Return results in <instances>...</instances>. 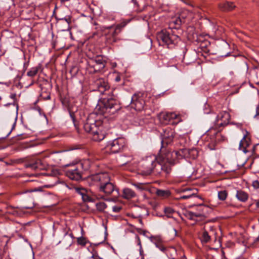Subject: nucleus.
I'll return each instance as SVG.
<instances>
[{
	"label": "nucleus",
	"mask_w": 259,
	"mask_h": 259,
	"mask_svg": "<svg viewBox=\"0 0 259 259\" xmlns=\"http://www.w3.org/2000/svg\"><path fill=\"white\" fill-rule=\"evenodd\" d=\"M115 80L116 82L119 81L120 80V77L119 76H116Z\"/></svg>",
	"instance_id": "nucleus-52"
},
{
	"label": "nucleus",
	"mask_w": 259,
	"mask_h": 259,
	"mask_svg": "<svg viewBox=\"0 0 259 259\" xmlns=\"http://www.w3.org/2000/svg\"><path fill=\"white\" fill-rule=\"evenodd\" d=\"M252 186L255 189L259 188V182L257 180L254 181L252 182Z\"/></svg>",
	"instance_id": "nucleus-46"
},
{
	"label": "nucleus",
	"mask_w": 259,
	"mask_h": 259,
	"mask_svg": "<svg viewBox=\"0 0 259 259\" xmlns=\"http://www.w3.org/2000/svg\"><path fill=\"white\" fill-rule=\"evenodd\" d=\"M136 194L134 191L129 188H125L123 190L122 196L126 199H130L135 197Z\"/></svg>",
	"instance_id": "nucleus-22"
},
{
	"label": "nucleus",
	"mask_w": 259,
	"mask_h": 259,
	"mask_svg": "<svg viewBox=\"0 0 259 259\" xmlns=\"http://www.w3.org/2000/svg\"><path fill=\"white\" fill-rule=\"evenodd\" d=\"M17 137L18 140H21L26 138L27 136L24 134H21L20 135H18Z\"/></svg>",
	"instance_id": "nucleus-47"
},
{
	"label": "nucleus",
	"mask_w": 259,
	"mask_h": 259,
	"mask_svg": "<svg viewBox=\"0 0 259 259\" xmlns=\"http://www.w3.org/2000/svg\"><path fill=\"white\" fill-rule=\"evenodd\" d=\"M44 98L46 100H49L51 97L50 95H48L46 97H44Z\"/></svg>",
	"instance_id": "nucleus-53"
},
{
	"label": "nucleus",
	"mask_w": 259,
	"mask_h": 259,
	"mask_svg": "<svg viewBox=\"0 0 259 259\" xmlns=\"http://www.w3.org/2000/svg\"><path fill=\"white\" fill-rule=\"evenodd\" d=\"M124 24H120L114 27L110 26L103 27L105 28V36L106 41L108 44H112L117 41L118 39L117 35L120 33Z\"/></svg>",
	"instance_id": "nucleus-7"
},
{
	"label": "nucleus",
	"mask_w": 259,
	"mask_h": 259,
	"mask_svg": "<svg viewBox=\"0 0 259 259\" xmlns=\"http://www.w3.org/2000/svg\"><path fill=\"white\" fill-rule=\"evenodd\" d=\"M155 193L158 197L162 198H167L170 195V191L167 190L157 189L156 190Z\"/></svg>",
	"instance_id": "nucleus-26"
},
{
	"label": "nucleus",
	"mask_w": 259,
	"mask_h": 259,
	"mask_svg": "<svg viewBox=\"0 0 259 259\" xmlns=\"http://www.w3.org/2000/svg\"><path fill=\"white\" fill-rule=\"evenodd\" d=\"M70 117H71L73 121L74 122V121H75V117H74V113L70 112Z\"/></svg>",
	"instance_id": "nucleus-50"
},
{
	"label": "nucleus",
	"mask_w": 259,
	"mask_h": 259,
	"mask_svg": "<svg viewBox=\"0 0 259 259\" xmlns=\"http://www.w3.org/2000/svg\"><path fill=\"white\" fill-rule=\"evenodd\" d=\"M133 2L134 3V4H136V0H132Z\"/></svg>",
	"instance_id": "nucleus-62"
},
{
	"label": "nucleus",
	"mask_w": 259,
	"mask_h": 259,
	"mask_svg": "<svg viewBox=\"0 0 259 259\" xmlns=\"http://www.w3.org/2000/svg\"><path fill=\"white\" fill-rule=\"evenodd\" d=\"M178 192L181 194V195L177 198L178 200L186 199L192 197L202 199L200 196L197 195L198 190L197 189L191 188H181L178 190Z\"/></svg>",
	"instance_id": "nucleus-11"
},
{
	"label": "nucleus",
	"mask_w": 259,
	"mask_h": 259,
	"mask_svg": "<svg viewBox=\"0 0 259 259\" xmlns=\"http://www.w3.org/2000/svg\"><path fill=\"white\" fill-rule=\"evenodd\" d=\"M106 61L101 56L90 59L88 61L87 70L90 73L100 71L105 66Z\"/></svg>",
	"instance_id": "nucleus-8"
},
{
	"label": "nucleus",
	"mask_w": 259,
	"mask_h": 259,
	"mask_svg": "<svg viewBox=\"0 0 259 259\" xmlns=\"http://www.w3.org/2000/svg\"><path fill=\"white\" fill-rule=\"evenodd\" d=\"M174 230L175 232L176 233L177 232L176 230V229H174Z\"/></svg>",
	"instance_id": "nucleus-63"
},
{
	"label": "nucleus",
	"mask_w": 259,
	"mask_h": 259,
	"mask_svg": "<svg viewBox=\"0 0 259 259\" xmlns=\"http://www.w3.org/2000/svg\"><path fill=\"white\" fill-rule=\"evenodd\" d=\"M190 149L184 148L181 149L179 151H176L177 154H181L182 153V155L185 158L189 157Z\"/></svg>",
	"instance_id": "nucleus-30"
},
{
	"label": "nucleus",
	"mask_w": 259,
	"mask_h": 259,
	"mask_svg": "<svg viewBox=\"0 0 259 259\" xmlns=\"http://www.w3.org/2000/svg\"><path fill=\"white\" fill-rule=\"evenodd\" d=\"M235 5L232 2H226L219 4V7L222 11H232L235 8Z\"/></svg>",
	"instance_id": "nucleus-20"
},
{
	"label": "nucleus",
	"mask_w": 259,
	"mask_h": 259,
	"mask_svg": "<svg viewBox=\"0 0 259 259\" xmlns=\"http://www.w3.org/2000/svg\"><path fill=\"white\" fill-rule=\"evenodd\" d=\"M89 179L92 182V184L97 186L99 189L102 187L106 183L110 180V177L107 173H98L91 176Z\"/></svg>",
	"instance_id": "nucleus-9"
},
{
	"label": "nucleus",
	"mask_w": 259,
	"mask_h": 259,
	"mask_svg": "<svg viewBox=\"0 0 259 259\" xmlns=\"http://www.w3.org/2000/svg\"><path fill=\"white\" fill-rule=\"evenodd\" d=\"M177 116V114L174 112L165 113L160 114V118L165 124H168L171 120L176 119Z\"/></svg>",
	"instance_id": "nucleus-18"
},
{
	"label": "nucleus",
	"mask_w": 259,
	"mask_h": 259,
	"mask_svg": "<svg viewBox=\"0 0 259 259\" xmlns=\"http://www.w3.org/2000/svg\"><path fill=\"white\" fill-rule=\"evenodd\" d=\"M228 193L226 190L221 191L218 192V198L221 200H225L227 196Z\"/></svg>",
	"instance_id": "nucleus-33"
},
{
	"label": "nucleus",
	"mask_w": 259,
	"mask_h": 259,
	"mask_svg": "<svg viewBox=\"0 0 259 259\" xmlns=\"http://www.w3.org/2000/svg\"><path fill=\"white\" fill-rule=\"evenodd\" d=\"M59 20H60V21H64L66 23V24H67L66 29L67 30L69 29V25H70V23L71 22V18H70V17L69 16H68L67 17H64V18H60Z\"/></svg>",
	"instance_id": "nucleus-37"
},
{
	"label": "nucleus",
	"mask_w": 259,
	"mask_h": 259,
	"mask_svg": "<svg viewBox=\"0 0 259 259\" xmlns=\"http://www.w3.org/2000/svg\"><path fill=\"white\" fill-rule=\"evenodd\" d=\"M175 135V132L173 130L170 128H166L164 131L163 134L162 135L161 146H165L170 144L173 140Z\"/></svg>",
	"instance_id": "nucleus-15"
},
{
	"label": "nucleus",
	"mask_w": 259,
	"mask_h": 259,
	"mask_svg": "<svg viewBox=\"0 0 259 259\" xmlns=\"http://www.w3.org/2000/svg\"><path fill=\"white\" fill-rule=\"evenodd\" d=\"M131 104L132 108L137 111H140L144 109L145 101L139 95L135 94L131 99Z\"/></svg>",
	"instance_id": "nucleus-14"
},
{
	"label": "nucleus",
	"mask_w": 259,
	"mask_h": 259,
	"mask_svg": "<svg viewBox=\"0 0 259 259\" xmlns=\"http://www.w3.org/2000/svg\"><path fill=\"white\" fill-rule=\"evenodd\" d=\"M125 145V139L123 138H118L113 141L108 142L107 148L110 150L112 153H116L120 152Z\"/></svg>",
	"instance_id": "nucleus-10"
},
{
	"label": "nucleus",
	"mask_w": 259,
	"mask_h": 259,
	"mask_svg": "<svg viewBox=\"0 0 259 259\" xmlns=\"http://www.w3.org/2000/svg\"><path fill=\"white\" fill-rule=\"evenodd\" d=\"M165 254L169 258L175 259V256L177 255V250L174 247H167Z\"/></svg>",
	"instance_id": "nucleus-25"
},
{
	"label": "nucleus",
	"mask_w": 259,
	"mask_h": 259,
	"mask_svg": "<svg viewBox=\"0 0 259 259\" xmlns=\"http://www.w3.org/2000/svg\"><path fill=\"white\" fill-rule=\"evenodd\" d=\"M134 186L139 190L142 191L145 189V185L142 183L134 184Z\"/></svg>",
	"instance_id": "nucleus-39"
},
{
	"label": "nucleus",
	"mask_w": 259,
	"mask_h": 259,
	"mask_svg": "<svg viewBox=\"0 0 259 259\" xmlns=\"http://www.w3.org/2000/svg\"><path fill=\"white\" fill-rule=\"evenodd\" d=\"M25 167L30 168L33 170H36L38 169H41V161L40 159H37L35 162L26 164L25 165Z\"/></svg>",
	"instance_id": "nucleus-23"
},
{
	"label": "nucleus",
	"mask_w": 259,
	"mask_h": 259,
	"mask_svg": "<svg viewBox=\"0 0 259 259\" xmlns=\"http://www.w3.org/2000/svg\"><path fill=\"white\" fill-rule=\"evenodd\" d=\"M89 161L85 160L83 162H79L71 165L70 164L65 165V166H71L70 168L66 171V176L72 180H80L82 178L81 169L84 170H88L89 168Z\"/></svg>",
	"instance_id": "nucleus-5"
},
{
	"label": "nucleus",
	"mask_w": 259,
	"mask_h": 259,
	"mask_svg": "<svg viewBox=\"0 0 259 259\" xmlns=\"http://www.w3.org/2000/svg\"><path fill=\"white\" fill-rule=\"evenodd\" d=\"M98 91L101 94H104V93L109 89L107 82H105L103 79L97 80L95 83Z\"/></svg>",
	"instance_id": "nucleus-17"
},
{
	"label": "nucleus",
	"mask_w": 259,
	"mask_h": 259,
	"mask_svg": "<svg viewBox=\"0 0 259 259\" xmlns=\"http://www.w3.org/2000/svg\"><path fill=\"white\" fill-rule=\"evenodd\" d=\"M136 230L139 233L143 234V235H145L148 232L147 231L142 230L141 228H137Z\"/></svg>",
	"instance_id": "nucleus-45"
},
{
	"label": "nucleus",
	"mask_w": 259,
	"mask_h": 259,
	"mask_svg": "<svg viewBox=\"0 0 259 259\" xmlns=\"http://www.w3.org/2000/svg\"><path fill=\"white\" fill-rule=\"evenodd\" d=\"M138 168L143 175H148L153 172L157 175L163 173V167L159 163L156 156L150 155L142 158L139 161Z\"/></svg>",
	"instance_id": "nucleus-2"
},
{
	"label": "nucleus",
	"mask_w": 259,
	"mask_h": 259,
	"mask_svg": "<svg viewBox=\"0 0 259 259\" xmlns=\"http://www.w3.org/2000/svg\"><path fill=\"white\" fill-rule=\"evenodd\" d=\"M39 67L38 66L33 67L27 72V75L30 77H33L37 73Z\"/></svg>",
	"instance_id": "nucleus-28"
},
{
	"label": "nucleus",
	"mask_w": 259,
	"mask_h": 259,
	"mask_svg": "<svg viewBox=\"0 0 259 259\" xmlns=\"http://www.w3.org/2000/svg\"><path fill=\"white\" fill-rule=\"evenodd\" d=\"M185 158L182 155V153L181 154H177L176 151L174 152V158L176 159V163H178L179 159Z\"/></svg>",
	"instance_id": "nucleus-42"
},
{
	"label": "nucleus",
	"mask_w": 259,
	"mask_h": 259,
	"mask_svg": "<svg viewBox=\"0 0 259 259\" xmlns=\"http://www.w3.org/2000/svg\"><path fill=\"white\" fill-rule=\"evenodd\" d=\"M13 214L14 215H18V213L17 211H14L13 212Z\"/></svg>",
	"instance_id": "nucleus-58"
},
{
	"label": "nucleus",
	"mask_w": 259,
	"mask_h": 259,
	"mask_svg": "<svg viewBox=\"0 0 259 259\" xmlns=\"http://www.w3.org/2000/svg\"><path fill=\"white\" fill-rule=\"evenodd\" d=\"M198 155V152L195 148H192L190 149L189 157L192 159H195L197 157Z\"/></svg>",
	"instance_id": "nucleus-32"
},
{
	"label": "nucleus",
	"mask_w": 259,
	"mask_h": 259,
	"mask_svg": "<svg viewBox=\"0 0 259 259\" xmlns=\"http://www.w3.org/2000/svg\"><path fill=\"white\" fill-rule=\"evenodd\" d=\"M1 99H2V98L0 97V100H1Z\"/></svg>",
	"instance_id": "nucleus-64"
},
{
	"label": "nucleus",
	"mask_w": 259,
	"mask_h": 259,
	"mask_svg": "<svg viewBox=\"0 0 259 259\" xmlns=\"http://www.w3.org/2000/svg\"><path fill=\"white\" fill-rule=\"evenodd\" d=\"M174 210L173 209L170 207H166L164 208V212L165 213L167 214H172L174 212Z\"/></svg>",
	"instance_id": "nucleus-43"
},
{
	"label": "nucleus",
	"mask_w": 259,
	"mask_h": 259,
	"mask_svg": "<svg viewBox=\"0 0 259 259\" xmlns=\"http://www.w3.org/2000/svg\"><path fill=\"white\" fill-rule=\"evenodd\" d=\"M179 70L176 66H171L166 70V72L169 75H173L178 73Z\"/></svg>",
	"instance_id": "nucleus-29"
},
{
	"label": "nucleus",
	"mask_w": 259,
	"mask_h": 259,
	"mask_svg": "<svg viewBox=\"0 0 259 259\" xmlns=\"http://www.w3.org/2000/svg\"><path fill=\"white\" fill-rule=\"evenodd\" d=\"M217 118H220L222 122L220 123V126H225L229 123L230 119V115L227 111L221 112L218 116Z\"/></svg>",
	"instance_id": "nucleus-19"
},
{
	"label": "nucleus",
	"mask_w": 259,
	"mask_h": 259,
	"mask_svg": "<svg viewBox=\"0 0 259 259\" xmlns=\"http://www.w3.org/2000/svg\"><path fill=\"white\" fill-rule=\"evenodd\" d=\"M258 115H259V111H257L256 114L254 115V117H256Z\"/></svg>",
	"instance_id": "nucleus-59"
},
{
	"label": "nucleus",
	"mask_w": 259,
	"mask_h": 259,
	"mask_svg": "<svg viewBox=\"0 0 259 259\" xmlns=\"http://www.w3.org/2000/svg\"><path fill=\"white\" fill-rule=\"evenodd\" d=\"M157 158L159 163L163 167V173L166 175L171 172V166L176 164L174 152H171L166 146H161Z\"/></svg>",
	"instance_id": "nucleus-3"
},
{
	"label": "nucleus",
	"mask_w": 259,
	"mask_h": 259,
	"mask_svg": "<svg viewBox=\"0 0 259 259\" xmlns=\"http://www.w3.org/2000/svg\"><path fill=\"white\" fill-rule=\"evenodd\" d=\"M137 238H138V245H139L140 246V247H141V241H140V238H139V237H137Z\"/></svg>",
	"instance_id": "nucleus-55"
},
{
	"label": "nucleus",
	"mask_w": 259,
	"mask_h": 259,
	"mask_svg": "<svg viewBox=\"0 0 259 259\" xmlns=\"http://www.w3.org/2000/svg\"><path fill=\"white\" fill-rule=\"evenodd\" d=\"M179 22L181 23V20H177V22H176V23H177V24H180V23H179Z\"/></svg>",
	"instance_id": "nucleus-60"
},
{
	"label": "nucleus",
	"mask_w": 259,
	"mask_h": 259,
	"mask_svg": "<svg viewBox=\"0 0 259 259\" xmlns=\"http://www.w3.org/2000/svg\"><path fill=\"white\" fill-rule=\"evenodd\" d=\"M121 109V106L116 97L113 94L101 98L96 105L95 111L97 114L105 117L116 113Z\"/></svg>",
	"instance_id": "nucleus-1"
},
{
	"label": "nucleus",
	"mask_w": 259,
	"mask_h": 259,
	"mask_svg": "<svg viewBox=\"0 0 259 259\" xmlns=\"http://www.w3.org/2000/svg\"><path fill=\"white\" fill-rule=\"evenodd\" d=\"M75 192L81 196L82 200L84 202H93L94 198L91 196V191L80 186L73 187Z\"/></svg>",
	"instance_id": "nucleus-13"
},
{
	"label": "nucleus",
	"mask_w": 259,
	"mask_h": 259,
	"mask_svg": "<svg viewBox=\"0 0 259 259\" xmlns=\"http://www.w3.org/2000/svg\"><path fill=\"white\" fill-rule=\"evenodd\" d=\"M100 192H103L106 195L113 194V197H117L119 196V193L113 183L109 180L108 183H106L102 187L99 189Z\"/></svg>",
	"instance_id": "nucleus-12"
},
{
	"label": "nucleus",
	"mask_w": 259,
	"mask_h": 259,
	"mask_svg": "<svg viewBox=\"0 0 259 259\" xmlns=\"http://www.w3.org/2000/svg\"><path fill=\"white\" fill-rule=\"evenodd\" d=\"M126 157L124 156H120L118 159V161L120 165H123L127 163L129 161L125 159Z\"/></svg>",
	"instance_id": "nucleus-36"
},
{
	"label": "nucleus",
	"mask_w": 259,
	"mask_h": 259,
	"mask_svg": "<svg viewBox=\"0 0 259 259\" xmlns=\"http://www.w3.org/2000/svg\"><path fill=\"white\" fill-rule=\"evenodd\" d=\"M245 136H244L243 137V138H242V139L240 141V142L239 143V149L240 150H242L244 153H246L247 150H246V148L243 147V140H245Z\"/></svg>",
	"instance_id": "nucleus-40"
},
{
	"label": "nucleus",
	"mask_w": 259,
	"mask_h": 259,
	"mask_svg": "<svg viewBox=\"0 0 259 259\" xmlns=\"http://www.w3.org/2000/svg\"><path fill=\"white\" fill-rule=\"evenodd\" d=\"M236 197L241 202H245L248 198V195L242 190H238L236 192Z\"/></svg>",
	"instance_id": "nucleus-24"
},
{
	"label": "nucleus",
	"mask_w": 259,
	"mask_h": 259,
	"mask_svg": "<svg viewBox=\"0 0 259 259\" xmlns=\"http://www.w3.org/2000/svg\"><path fill=\"white\" fill-rule=\"evenodd\" d=\"M17 163H20L23 161V160L22 159H19L16 160Z\"/></svg>",
	"instance_id": "nucleus-54"
},
{
	"label": "nucleus",
	"mask_w": 259,
	"mask_h": 259,
	"mask_svg": "<svg viewBox=\"0 0 259 259\" xmlns=\"http://www.w3.org/2000/svg\"><path fill=\"white\" fill-rule=\"evenodd\" d=\"M106 204L103 202H100L96 204L97 209L99 211H103L106 207Z\"/></svg>",
	"instance_id": "nucleus-35"
},
{
	"label": "nucleus",
	"mask_w": 259,
	"mask_h": 259,
	"mask_svg": "<svg viewBox=\"0 0 259 259\" xmlns=\"http://www.w3.org/2000/svg\"><path fill=\"white\" fill-rule=\"evenodd\" d=\"M157 39L166 45L168 48L172 49L180 40L178 35L170 33L166 30H162L157 34Z\"/></svg>",
	"instance_id": "nucleus-6"
},
{
	"label": "nucleus",
	"mask_w": 259,
	"mask_h": 259,
	"mask_svg": "<svg viewBox=\"0 0 259 259\" xmlns=\"http://www.w3.org/2000/svg\"><path fill=\"white\" fill-rule=\"evenodd\" d=\"M197 206H198V209H197V211L196 212H201V208H203V209H204V217L203 218H200L201 220H202V219H203L204 218H205V210L208 208V207L206 206L203 205V204H199Z\"/></svg>",
	"instance_id": "nucleus-38"
},
{
	"label": "nucleus",
	"mask_w": 259,
	"mask_h": 259,
	"mask_svg": "<svg viewBox=\"0 0 259 259\" xmlns=\"http://www.w3.org/2000/svg\"><path fill=\"white\" fill-rule=\"evenodd\" d=\"M210 240V237L206 231H204L201 236V241L202 242L207 243Z\"/></svg>",
	"instance_id": "nucleus-31"
},
{
	"label": "nucleus",
	"mask_w": 259,
	"mask_h": 259,
	"mask_svg": "<svg viewBox=\"0 0 259 259\" xmlns=\"http://www.w3.org/2000/svg\"><path fill=\"white\" fill-rule=\"evenodd\" d=\"M256 206L259 208V200L256 202Z\"/></svg>",
	"instance_id": "nucleus-57"
},
{
	"label": "nucleus",
	"mask_w": 259,
	"mask_h": 259,
	"mask_svg": "<svg viewBox=\"0 0 259 259\" xmlns=\"http://www.w3.org/2000/svg\"><path fill=\"white\" fill-rule=\"evenodd\" d=\"M64 157V153L63 152H57L55 153L53 156L52 157L54 159V160L58 163H60L62 158Z\"/></svg>",
	"instance_id": "nucleus-27"
},
{
	"label": "nucleus",
	"mask_w": 259,
	"mask_h": 259,
	"mask_svg": "<svg viewBox=\"0 0 259 259\" xmlns=\"http://www.w3.org/2000/svg\"><path fill=\"white\" fill-rule=\"evenodd\" d=\"M257 145H258V144H256V145H255V146H253V151H254V150H255V147H256V146H257Z\"/></svg>",
	"instance_id": "nucleus-61"
},
{
	"label": "nucleus",
	"mask_w": 259,
	"mask_h": 259,
	"mask_svg": "<svg viewBox=\"0 0 259 259\" xmlns=\"http://www.w3.org/2000/svg\"><path fill=\"white\" fill-rule=\"evenodd\" d=\"M85 132L93 135V139L96 141H100L105 137V133L102 131V122L100 120H95L90 115L84 124Z\"/></svg>",
	"instance_id": "nucleus-4"
},
{
	"label": "nucleus",
	"mask_w": 259,
	"mask_h": 259,
	"mask_svg": "<svg viewBox=\"0 0 259 259\" xmlns=\"http://www.w3.org/2000/svg\"><path fill=\"white\" fill-rule=\"evenodd\" d=\"M77 243L82 246H85L87 242L85 239L83 237H80L77 238Z\"/></svg>",
	"instance_id": "nucleus-41"
},
{
	"label": "nucleus",
	"mask_w": 259,
	"mask_h": 259,
	"mask_svg": "<svg viewBox=\"0 0 259 259\" xmlns=\"http://www.w3.org/2000/svg\"><path fill=\"white\" fill-rule=\"evenodd\" d=\"M10 97H11V98L12 99H15V98L16 97V95L15 94H12Z\"/></svg>",
	"instance_id": "nucleus-56"
},
{
	"label": "nucleus",
	"mask_w": 259,
	"mask_h": 259,
	"mask_svg": "<svg viewBox=\"0 0 259 259\" xmlns=\"http://www.w3.org/2000/svg\"><path fill=\"white\" fill-rule=\"evenodd\" d=\"M157 248H158L160 251L165 253L166 250H167V247H165L162 243L160 242H156L155 243Z\"/></svg>",
	"instance_id": "nucleus-34"
},
{
	"label": "nucleus",
	"mask_w": 259,
	"mask_h": 259,
	"mask_svg": "<svg viewBox=\"0 0 259 259\" xmlns=\"http://www.w3.org/2000/svg\"><path fill=\"white\" fill-rule=\"evenodd\" d=\"M121 209V207L120 206H114L112 207V210L113 211L115 212H119Z\"/></svg>",
	"instance_id": "nucleus-44"
},
{
	"label": "nucleus",
	"mask_w": 259,
	"mask_h": 259,
	"mask_svg": "<svg viewBox=\"0 0 259 259\" xmlns=\"http://www.w3.org/2000/svg\"><path fill=\"white\" fill-rule=\"evenodd\" d=\"M16 120H17L16 118H14V122L13 123V126H12V128L11 130H13L15 128V125H16ZM11 131H10V132L9 133L8 135H9L10 134Z\"/></svg>",
	"instance_id": "nucleus-49"
},
{
	"label": "nucleus",
	"mask_w": 259,
	"mask_h": 259,
	"mask_svg": "<svg viewBox=\"0 0 259 259\" xmlns=\"http://www.w3.org/2000/svg\"><path fill=\"white\" fill-rule=\"evenodd\" d=\"M200 212H194L190 211H186L185 213H184V215L189 220H194L195 221H197L196 218H202L204 217V209L203 208H201Z\"/></svg>",
	"instance_id": "nucleus-16"
},
{
	"label": "nucleus",
	"mask_w": 259,
	"mask_h": 259,
	"mask_svg": "<svg viewBox=\"0 0 259 259\" xmlns=\"http://www.w3.org/2000/svg\"><path fill=\"white\" fill-rule=\"evenodd\" d=\"M34 204L32 203L29 206H24V208L25 209H30L34 207Z\"/></svg>",
	"instance_id": "nucleus-48"
},
{
	"label": "nucleus",
	"mask_w": 259,
	"mask_h": 259,
	"mask_svg": "<svg viewBox=\"0 0 259 259\" xmlns=\"http://www.w3.org/2000/svg\"><path fill=\"white\" fill-rule=\"evenodd\" d=\"M138 221V222L141 224V225L142 226H143V223L142 220L141 218H139Z\"/></svg>",
	"instance_id": "nucleus-51"
},
{
	"label": "nucleus",
	"mask_w": 259,
	"mask_h": 259,
	"mask_svg": "<svg viewBox=\"0 0 259 259\" xmlns=\"http://www.w3.org/2000/svg\"><path fill=\"white\" fill-rule=\"evenodd\" d=\"M60 243H62L67 247L70 246L73 243L72 234H65Z\"/></svg>",
	"instance_id": "nucleus-21"
}]
</instances>
